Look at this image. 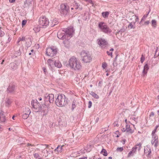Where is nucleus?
<instances>
[{
    "label": "nucleus",
    "mask_w": 159,
    "mask_h": 159,
    "mask_svg": "<svg viewBox=\"0 0 159 159\" xmlns=\"http://www.w3.org/2000/svg\"><path fill=\"white\" fill-rule=\"evenodd\" d=\"M68 65L71 69L75 71H79L82 68L79 60L75 57H72L69 59Z\"/></svg>",
    "instance_id": "nucleus-1"
},
{
    "label": "nucleus",
    "mask_w": 159,
    "mask_h": 159,
    "mask_svg": "<svg viewBox=\"0 0 159 159\" xmlns=\"http://www.w3.org/2000/svg\"><path fill=\"white\" fill-rule=\"evenodd\" d=\"M82 61L84 63H89L92 60V57L89 53L87 51H83L81 53Z\"/></svg>",
    "instance_id": "nucleus-2"
},
{
    "label": "nucleus",
    "mask_w": 159,
    "mask_h": 159,
    "mask_svg": "<svg viewBox=\"0 0 159 159\" xmlns=\"http://www.w3.org/2000/svg\"><path fill=\"white\" fill-rule=\"evenodd\" d=\"M39 23L40 27L45 28L48 25L49 21L46 17L42 16L39 18Z\"/></svg>",
    "instance_id": "nucleus-3"
},
{
    "label": "nucleus",
    "mask_w": 159,
    "mask_h": 159,
    "mask_svg": "<svg viewBox=\"0 0 159 159\" xmlns=\"http://www.w3.org/2000/svg\"><path fill=\"white\" fill-rule=\"evenodd\" d=\"M57 49L54 47H49L46 49V54L48 56L53 57L56 55Z\"/></svg>",
    "instance_id": "nucleus-4"
},
{
    "label": "nucleus",
    "mask_w": 159,
    "mask_h": 159,
    "mask_svg": "<svg viewBox=\"0 0 159 159\" xmlns=\"http://www.w3.org/2000/svg\"><path fill=\"white\" fill-rule=\"evenodd\" d=\"M70 7L66 4H62L60 6V11L63 15H66L69 12Z\"/></svg>",
    "instance_id": "nucleus-5"
},
{
    "label": "nucleus",
    "mask_w": 159,
    "mask_h": 159,
    "mask_svg": "<svg viewBox=\"0 0 159 159\" xmlns=\"http://www.w3.org/2000/svg\"><path fill=\"white\" fill-rule=\"evenodd\" d=\"M31 105L35 112H38L41 110V105L37 101V100H32L31 102Z\"/></svg>",
    "instance_id": "nucleus-6"
},
{
    "label": "nucleus",
    "mask_w": 159,
    "mask_h": 159,
    "mask_svg": "<svg viewBox=\"0 0 159 159\" xmlns=\"http://www.w3.org/2000/svg\"><path fill=\"white\" fill-rule=\"evenodd\" d=\"M98 27L103 32L107 33L109 31V29L107 25L103 22H100L98 24Z\"/></svg>",
    "instance_id": "nucleus-7"
},
{
    "label": "nucleus",
    "mask_w": 159,
    "mask_h": 159,
    "mask_svg": "<svg viewBox=\"0 0 159 159\" xmlns=\"http://www.w3.org/2000/svg\"><path fill=\"white\" fill-rule=\"evenodd\" d=\"M98 43L102 48H105L107 45V43L104 39L100 38L98 39Z\"/></svg>",
    "instance_id": "nucleus-8"
},
{
    "label": "nucleus",
    "mask_w": 159,
    "mask_h": 159,
    "mask_svg": "<svg viewBox=\"0 0 159 159\" xmlns=\"http://www.w3.org/2000/svg\"><path fill=\"white\" fill-rule=\"evenodd\" d=\"M152 139L151 143L152 145H154L155 147H156L157 146L158 143V137L156 134H152Z\"/></svg>",
    "instance_id": "nucleus-9"
},
{
    "label": "nucleus",
    "mask_w": 159,
    "mask_h": 159,
    "mask_svg": "<svg viewBox=\"0 0 159 159\" xmlns=\"http://www.w3.org/2000/svg\"><path fill=\"white\" fill-rule=\"evenodd\" d=\"M56 104L59 107H62L67 104V100H55Z\"/></svg>",
    "instance_id": "nucleus-10"
},
{
    "label": "nucleus",
    "mask_w": 159,
    "mask_h": 159,
    "mask_svg": "<svg viewBox=\"0 0 159 159\" xmlns=\"http://www.w3.org/2000/svg\"><path fill=\"white\" fill-rule=\"evenodd\" d=\"M26 110L27 111V113H24L22 116V118L24 119H27L28 117L31 112L29 108H26Z\"/></svg>",
    "instance_id": "nucleus-11"
},
{
    "label": "nucleus",
    "mask_w": 159,
    "mask_h": 159,
    "mask_svg": "<svg viewBox=\"0 0 159 159\" xmlns=\"http://www.w3.org/2000/svg\"><path fill=\"white\" fill-rule=\"evenodd\" d=\"M42 152V154H41V155L42 156V157H47L48 155V153L49 154L50 153H49V152H50L51 151H48L47 150H45V148H44V149L42 150L41 151Z\"/></svg>",
    "instance_id": "nucleus-12"
},
{
    "label": "nucleus",
    "mask_w": 159,
    "mask_h": 159,
    "mask_svg": "<svg viewBox=\"0 0 159 159\" xmlns=\"http://www.w3.org/2000/svg\"><path fill=\"white\" fill-rule=\"evenodd\" d=\"M74 31L73 27L69 28L66 31V33L70 37L72 36V34Z\"/></svg>",
    "instance_id": "nucleus-13"
},
{
    "label": "nucleus",
    "mask_w": 159,
    "mask_h": 159,
    "mask_svg": "<svg viewBox=\"0 0 159 159\" xmlns=\"http://www.w3.org/2000/svg\"><path fill=\"white\" fill-rule=\"evenodd\" d=\"M15 86L14 85H10L7 88V91L8 93H12L14 91Z\"/></svg>",
    "instance_id": "nucleus-14"
},
{
    "label": "nucleus",
    "mask_w": 159,
    "mask_h": 159,
    "mask_svg": "<svg viewBox=\"0 0 159 159\" xmlns=\"http://www.w3.org/2000/svg\"><path fill=\"white\" fill-rule=\"evenodd\" d=\"M149 69V67L147 64H145L144 66L142 74L143 76H144L147 73V71Z\"/></svg>",
    "instance_id": "nucleus-15"
},
{
    "label": "nucleus",
    "mask_w": 159,
    "mask_h": 159,
    "mask_svg": "<svg viewBox=\"0 0 159 159\" xmlns=\"http://www.w3.org/2000/svg\"><path fill=\"white\" fill-rule=\"evenodd\" d=\"M55 62L52 59H49L47 61V64L51 68L54 67Z\"/></svg>",
    "instance_id": "nucleus-16"
},
{
    "label": "nucleus",
    "mask_w": 159,
    "mask_h": 159,
    "mask_svg": "<svg viewBox=\"0 0 159 159\" xmlns=\"http://www.w3.org/2000/svg\"><path fill=\"white\" fill-rule=\"evenodd\" d=\"M126 130V132L129 133L130 134H132L133 133L134 131L132 130L130 128V125H129L126 124L125 126Z\"/></svg>",
    "instance_id": "nucleus-17"
},
{
    "label": "nucleus",
    "mask_w": 159,
    "mask_h": 159,
    "mask_svg": "<svg viewBox=\"0 0 159 159\" xmlns=\"http://www.w3.org/2000/svg\"><path fill=\"white\" fill-rule=\"evenodd\" d=\"M144 153L148 156L151 153V148L148 147H147L144 149Z\"/></svg>",
    "instance_id": "nucleus-18"
},
{
    "label": "nucleus",
    "mask_w": 159,
    "mask_h": 159,
    "mask_svg": "<svg viewBox=\"0 0 159 159\" xmlns=\"http://www.w3.org/2000/svg\"><path fill=\"white\" fill-rule=\"evenodd\" d=\"M63 146H64L63 145L61 146H60V145H58L57 148L55 149V152L58 153L61 152L62 151V147Z\"/></svg>",
    "instance_id": "nucleus-19"
},
{
    "label": "nucleus",
    "mask_w": 159,
    "mask_h": 159,
    "mask_svg": "<svg viewBox=\"0 0 159 159\" xmlns=\"http://www.w3.org/2000/svg\"><path fill=\"white\" fill-rule=\"evenodd\" d=\"M5 116L3 112L0 113V122H3L5 120Z\"/></svg>",
    "instance_id": "nucleus-20"
},
{
    "label": "nucleus",
    "mask_w": 159,
    "mask_h": 159,
    "mask_svg": "<svg viewBox=\"0 0 159 159\" xmlns=\"http://www.w3.org/2000/svg\"><path fill=\"white\" fill-rule=\"evenodd\" d=\"M54 66L58 68H60L62 66V64L61 62L59 61H55L54 63Z\"/></svg>",
    "instance_id": "nucleus-21"
},
{
    "label": "nucleus",
    "mask_w": 159,
    "mask_h": 159,
    "mask_svg": "<svg viewBox=\"0 0 159 159\" xmlns=\"http://www.w3.org/2000/svg\"><path fill=\"white\" fill-rule=\"evenodd\" d=\"M135 115H131L129 116V117L130 118V120L131 121H134L135 123H137V119L136 117H135Z\"/></svg>",
    "instance_id": "nucleus-22"
},
{
    "label": "nucleus",
    "mask_w": 159,
    "mask_h": 159,
    "mask_svg": "<svg viewBox=\"0 0 159 159\" xmlns=\"http://www.w3.org/2000/svg\"><path fill=\"white\" fill-rule=\"evenodd\" d=\"M108 65L107 62H104L102 63V66L103 69H105L106 72L108 71V70L106 69Z\"/></svg>",
    "instance_id": "nucleus-23"
},
{
    "label": "nucleus",
    "mask_w": 159,
    "mask_h": 159,
    "mask_svg": "<svg viewBox=\"0 0 159 159\" xmlns=\"http://www.w3.org/2000/svg\"><path fill=\"white\" fill-rule=\"evenodd\" d=\"M45 97L47 99H53L54 98V95L52 94H50L46 96Z\"/></svg>",
    "instance_id": "nucleus-24"
},
{
    "label": "nucleus",
    "mask_w": 159,
    "mask_h": 159,
    "mask_svg": "<svg viewBox=\"0 0 159 159\" xmlns=\"http://www.w3.org/2000/svg\"><path fill=\"white\" fill-rule=\"evenodd\" d=\"M65 98V96L63 94H60L58 95L57 97V99H64Z\"/></svg>",
    "instance_id": "nucleus-25"
},
{
    "label": "nucleus",
    "mask_w": 159,
    "mask_h": 159,
    "mask_svg": "<svg viewBox=\"0 0 159 159\" xmlns=\"http://www.w3.org/2000/svg\"><path fill=\"white\" fill-rule=\"evenodd\" d=\"M58 37L60 39H64V34L62 33L61 34V33L60 32H59L58 33V34H57Z\"/></svg>",
    "instance_id": "nucleus-26"
},
{
    "label": "nucleus",
    "mask_w": 159,
    "mask_h": 159,
    "mask_svg": "<svg viewBox=\"0 0 159 159\" xmlns=\"http://www.w3.org/2000/svg\"><path fill=\"white\" fill-rule=\"evenodd\" d=\"M58 37L60 39H64V34L62 33L61 34V33L60 32H59L58 33V34H57Z\"/></svg>",
    "instance_id": "nucleus-27"
},
{
    "label": "nucleus",
    "mask_w": 159,
    "mask_h": 159,
    "mask_svg": "<svg viewBox=\"0 0 159 159\" xmlns=\"http://www.w3.org/2000/svg\"><path fill=\"white\" fill-rule=\"evenodd\" d=\"M152 25L154 28H155L157 26V21L155 20H153L152 21Z\"/></svg>",
    "instance_id": "nucleus-28"
},
{
    "label": "nucleus",
    "mask_w": 159,
    "mask_h": 159,
    "mask_svg": "<svg viewBox=\"0 0 159 159\" xmlns=\"http://www.w3.org/2000/svg\"><path fill=\"white\" fill-rule=\"evenodd\" d=\"M34 156L35 159H42V158L40 157V155L38 153H35L34 154Z\"/></svg>",
    "instance_id": "nucleus-29"
},
{
    "label": "nucleus",
    "mask_w": 159,
    "mask_h": 159,
    "mask_svg": "<svg viewBox=\"0 0 159 159\" xmlns=\"http://www.w3.org/2000/svg\"><path fill=\"white\" fill-rule=\"evenodd\" d=\"M109 14V13L108 11H106L102 13V16L104 18L107 17L108 16Z\"/></svg>",
    "instance_id": "nucleus-30"
},
{
    "label": "nucleus",
    "mask_w": 159,
    "mask_h": 159,
    "mask_svg": "<svg viewBox=\"0 0 159 159\" xmlns=\"http://www.w3.org/2000/svg\"><path fill=\"white\" fill-rule=\"evenodd\" d=\"M57 23V22L56 21V20H55L54 19L51 20V23H52L51 25L52 26H54V25H56Z\"/></svg>",
    "instance_id": "nucleus-31"
},
{
    "label": "nucleus",
    "mask_w": 159,
    "mask_h": 159,
    "mask_svg": "<svg viewBox=\"0 0 159 159\" xmlns=\"http://www.w3.org/2000/svg\"><path fill=\"white\" fill-rule=\"evenodd\" d=\"M101 152L102 153V154L105 156H107V151L106 149H103L102 151Z\"/></svg>",
    "instance_id": "nucleus-32"
},
{
    "label": "nucleus",
    "mask_w": 159,
    "mask_h": 159,
    "mask_svg": "<svg viewBox=\"0 0 159 159\" xmlns=\"http://www.w3.org/2000/svg\"><path fill=\"white\" fill-rule=\"evenodd\" d=\"M11 102L10 100H5V105L6 106H9L11 103Z\"/></svg>",
    "instance_id": "nucleus-33"
},
{
    "label": "nucleus",
    "mask_w": 159,
    "mask_h": 159,
    "mask_svg": "<svg viewBox=\"0 0 159 159\" xmlns=\"http://www.w3.org/2000/svg\"><path fill=\"white\" fill-rule=\"evenodd\" d=\"M25 37L22 36V37H19L18 39V43H19L20 41H24L25 40Z\"/></svg>",
    "instance_id": "nucleus-34"
},
{
    "label": "nucleus",
    "mask_w": 159,
    "mask_h": 159,
    "mask_svg": "<svg viewBox=\"0 0 159 159\" xmlns=\"http://www.w3.org/2000/svg\"><path fill=\"white\" fill-rule=\"evenodd\" d=\"M91 95L95 98L98 99L99 98L98 96L94 93H92Z\"/></svg>",
    "instance_id": "nucleus-35"
},
{
    "label": "nucleus",
    "mask_w": 159,
    "mask_h": 159,
    "mask_svg": "<svg viewBox=\"0 0 159 159\" xmlns=\"http://www.w3.org/2000/svg\"><path fill=\"white\" fill-rule=\"evenodd\" d=\"M73 7L75 10H76L79 8V6L78 3H75V4L74 5Z\"/></svg>",
    "instance_id": "nucleus-36"
},
{
    "label": "nucleus",
    "mask_w": 159,
    "mask_h": 159,
    "mask_svg": "<svg viewBox=\"0 0 159 159\" xmlns=\"http://www.w3.org/2000/svg\"><path fill=\"white\" fill-rule=\"evenodd\" d=\"M33 30L35 31V32H39L40 30L38 26L35 27L34 29Z\"/></svg>",
    "instance_id": "nucleus-37"
},
{
    "label": "nucleus",
    "mask_w": 159,
    "mask_h": 159,
    "mask_svg": "<svg viewBox=\"0 0 159 159\" xmlns=\"http://www.w3.org/2000/svg\"><path fill=\"white\" fill-rule=\"evenodd\" d=\"M158 127V125L156 126L155 129L152 131V134H156L155 133L156 132V130Z\"/></svg>",
    "instance_id": "nucleus-38"
},
{
    "label": "nucleus",
    "mask_w": 159,
    "mask_h": 159,
    "mask_svg": "<svg viewBox=\"0 0 159 159\" xmlns=\"http://www.w3.org/2000/svg\"><path fill=\"white\" fill-rule=\"evenodd\" d=\"M4 35V32L2 31L1 28H0V37H2Z\"/></svg>",
    "instance_id": "nucleus-39"
},
{
    "label": "nucleus",
    "mask_w": 159,
    "mask_h": 159,
    "mask_svg": "<svg viewBox=\"0 0 159 159\" xmlns=\"http://www.w3.org/2000/svg\"><path fill=\"white\" fill-rule=\"evenodd\" d=\"M145 60V57L143 55H142L141 57V61L142 63H143Z\"/></svg>",
    "instance_id": "nucleus-40"
},
{
    "label": "nucleus",
    "mask_w": 159,
    "mask_h": 159,
    "mask_svg": "<svg viewBox=\"0 0 159 159\" xmlns=\"http://www.w3.org/2000/svg\"><path fill=\"white\" fill-rule=\"evenodd\" d=\"M116 150L117 151L121 152L123 150V148L122 147L118 148Z\"/></svg>",
    "instance_id": "nucleus-41"
},
{
    "label": "nucleus",
    "mask_w": 159,
    "mask_h": 159,
    "mask_svg": "<svg viewBox=\"0 0 159 159\" xmlns=\"http://www.w3.org/2000/svg\"><path fill=\"white\" fill-rule=\"evenodd\" d=\"M27 23V20H24L22 21V27L26 24Z\"/></svg>",
    "instance_id": "nucleus-42"
},
{
    "label": "nucleus",
    "mask_w": 159,
    "mask_h": 159,
    "mask_svg": "<svg viewBox=\"0 0 159 159\" xmlns=\"http://www.w3.org/2000/svg\"><path fill=\"white\" fill-rule=\"evenodd\" d=\"M148 14H149V12L148 13V14H147V15L146 16L145 15H144L143 16V17H142V19L140 21L141 22L142 21H143V20L145 19L146 18V17H147Z\"/></svg>",
    "instance_id": "nucleus-43"
},
{
    "label": "nucleus",
    "mask_w": 159,
    "mask_h": 159,
    "mask_svg": "<svg viewBox=\"0 0 159 159\" xmlns=\"http://www.w3.org/2000/svg\"><path fill=\"white\" fill-rule=\"evenodd\" d=\"M107 53L108 56H110L111 57H112V52H111L110 51H107Z\"/></svg>",
    "instance_id": "nucleus-44"
},
{
    "label": "nucleus",
    "mask_w": 159,
    "mask_h": 159,
    "mask_svg": "<svg viewBox=\"0 0 159 159\" xmlns=\"http://www.w3.org/2000/svg\"><path fill=\"white\" fill-rule=\"evenodd\" d=\"M133 152L131 151H130L129 152V154H128V157H129L131 155L133 156Z\"/></svg>",
    "instance_id": "nucleus-45"
},
{
    "label": "nucleus",
    "mask_w": 159,
    "mask_h": 159,
    "mask_svg": "<svg viewBox=\"0 0 159 159\" xmlns=\"http://www.w3.org/2000/svg\"><path fill=\"white\" fill-rule=\"evenodd\" d=\"M75 107V105L74 102H73L72 104V110H73Z\"/></svg>",
    "instance_id": "nucleus-46"
},
{
    "label": "nucleus",
    "mask_w": 159,
    "mask_h": 159,
    "mask_svg": "<svg viewBox=\"0 0 159 159\" xmlns=\"http://www.w3.org/2000/svg\"><path fill=\"white\" fill-rule=\"evenodd\" d=\"M141 145H142V144L141 143H139L138 144L136 145V146L139 147V150L141 148Z\"/></svg>",
    "instance_id": "nucleus-47"
},
{
    "label": "nucleus",
    "mask_w": 159,
    "mask_h": 159,
    "mask_svg": "<svg viewBox=\"0 0 159 159\" xmlns=\"http://www.w3.org/2000/svg\"><path fill=\"white\" fill-rule=\"evenodd\" d=\"M92 106V102L91 101H89V105H88V107L89 108H90Z\"/></svg>",
    "instance_id": "nucleus-48"
},
{
    "label": "nucleus",
    "mask_w": 159,
    "mask_h": 159,
    "mask_svg": "<svg viewBox=\"0 0 159 159\" xmlns=\"http://www.w3.org/2000/svg\"><path fill=\"white\" fill-rule=\"evenodd\" d=\"M128 27L132 29V28H133V25H132V24L131 23L129 24V25L128 26Z\"/></svg>",
    "instance_id": "nucleus-49"
},
{
    "label": "nucleus",
    "mask_w": 159,
    "mask_h": 159,
    "mask_svg": "<svg viewBox=\"0 0 159 159\" xmlns=\"http://www.w3.org/2000/svg\"><path fill=\"white\" fill-rule=\"evenodd\" d=\"M136 150V148H133L131 151L133 152V153H134L135 152Z\"/></svg>",
    "instance_id": "nucleus-50"
},
{
    "label": "nucleus",
    "mask_w": 159,
    "mask_h": 159,
    "mask_svg": "<svg viewBox=\"0 0 159 159\" xmlns=\"http://www.w3.org/2000/svg\"><path fill=\"white\" fill-rule=\"evenodd\" d=\"M11 40V38L9 36H8V39L7 41V43L10 42Z\"/></svg>",
    "instance_id": "nucleus-51"
},
{
    "label": "nucleus",
    "mask_w": 159,
    "mask_h": 159,
    "mask_svg": "<svg viewBox=\"0 0 159 159\" xmlns=\"http://www.w3.org/2000/svg\"><path fill=\"white\" fill-rule=\"evenodd\" d=\"M41 146H45L46 148H48L49 147V146L48 145H47V144H42V145H41Z\"/></svg>",
    "instance_id": "nucleus-52"
},
{
    "label": "nucleus",
    "mask_w": 159,
    "mask_h": 159,
    "mask_svg": "<svg viewBox=\"0 0 159 159\" xmlns=\"http://www.w3.org/2000/svg\"><path fill=\"white\" fill-rule=\"evenodd\" d=\"M149 23V21H147L144 22V24L145 25H148Z\"/></svg>",
    "instance_id": "nucleus-53"
},
{
    "label": "nucleus",
    "mask_w": 159,
    "mask_h": 159,
    "mask_svg": "<svg viewBox=\"0 0 159 159\" xmlns=\"http://www.w3.org/2000/svg\"><path fill=\"white\" fill-rule=\"evenodd\" d=\"M125 121L126 123V125L128 124L129 123H130V121H127V119L125 120Z\"/></svg>",
    "instance_id": "nucleus-54"
},
{
    "label": "nucleus",
    "mask_w": 159,
    "mask_h": 159,
    "mask_svg": "<svg viewBox=\"0 0 159 159\" xmlns=\"http://www.w3.org/2000/svg\"><path fill=\"white\" fill-rule=\"evenodd\" d=\"M114 126H116L117 127L118 126H119V125L118 123H116V122H115L114 123Z\"/></svg>",
    "instance_id": "nucleus-55"
},
{
    "label": "nucleus",
    "mask_w": 159,
    "mask_h": 159,
    "mask_svg": "<svg viewBox=\"0 0 159 159\" xmlns=\"http://www.w3.org/2000/svg\"><path fill=\"white\" fill-rule=\"evenodd\" d=\"M154 115V113L153 112H152L150 115V116H153Z\"/></svg>",
    "instance_id": "nucleus-56"
},
{
    "label": "nucleus",
    "mask_w": 159,
    "mask_h": 159,
    "mask_svg": "<svg viewBox=\"0 0 159 159\" xmlns=\"http://www.w3.org/2000/svg\"><path fill=\"white\" fill-rule=\"evenodd\" d=\"M87 2L93 5V1L92 0H88V1H87Z\"/></svg>",
    "instance_id": "nucleus-57"
},
{
    "label": "nucleus",
    "mask_w": 159,
    "mask_h": 159,
    "mask_svg": "<svg viewBox=\"0 0 159 159\" xmlns=\"http://www.w3.org/2000/svg\"><path fill=\"white\" fill-rule=\"evenodd\" d=\"M87 157H82L79 158V159H87Z\"/></svg>",
    "instance_id": "nucleus-58"
},
{
    "label": "nucleus",
    "mask_w": 159,
    "mask_h": 159,
    "mask_svg": "<svg viewBox=\"0 0 159 159\" xmlns=\"http://www.w3.org/2000/svg\"><path fill=\"white\" fill-rule=\"evenodd\" d=\"M9 1L10 3H13L15 2V0H9Z\"/></svg>",
    "instance_id": "nucleus-59"
},
{
    "label": "nucleus",
    "mask_w": 159,
    "mask_h": 159,
    "mask_svg": "<svg viewBox=\"0 0 159 159\" xmlns=\"http://www.w3.org/2000/svg\"><path fill=\"white\" fill-rule=\"evenodd\" d=\"M139 20V18L138 16H136L135 21H138Z\"/></svg>",
    "instance_id": "nucleus-60"
},
{
    "label": "nucleus",
    "mask_w": 159,
    "mask_h": 159,
    "mask_svg": "<svg viewBox=\"0 0 159 159\" xmlns=\"http://www.w3.org/2000/svg\"><path fill=\"white\" fill-rule=\"evenodd\" d=\"M27 146H33L34 145H32L31 144H30V143H28L27 144Z\"/></svg>",
    "instance_id": "nucleus-61"
},
{
    "label": "nucleus",
    "mask_w": 159,
    "mask_h": 159,
    "mask_svg": "<svg viewBox=\"0 0 159 159\" xmlns=\"http://www.w3.org/2000/svg\"><path fill=\"white\" fill-rule=\"evenodd\" d=\"M43 70L44 71V72H45L46 70V68L45 67H43Z\"/></svg>",
    "instance_id": "nucleus-62"
},
{
    "label": "nucleus",
    "mask_w": 159,
    "mask_h": 159,
    "mask_svg": "<svg viewBox=\"0 0 159 159\" xmlns=\"http://www.w3.org/2000/svg\"><path fill=\"white\" fill-rule=\"evenodd\" d=\"M114 50V49L113 48H111L110 49V51H111V52H112Z\"/></svg>",
    "instance_id": "nucleus-63"
},
{
    "label": "nucleus",
    "mask_w": 159,
    "mask_h": 159,
    "mask_svg": "<svg viewBox=\"0 0 159 159\" xmlns=\"http://www.w3.org/2000/svg\"><path fill=\"white\" fill-rule=\"evenodd\" d=\"M26 108H25V111L24 112V113L25 112V113H27V111L26 110Z\"/></svg>",
    "instance_id": "nucleus-64"
}]
</instances>
